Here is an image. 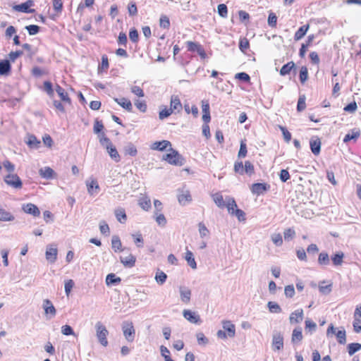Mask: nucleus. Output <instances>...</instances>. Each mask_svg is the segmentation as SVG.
Listing matches in <instances>:
<instances>
[{
	"label": "nucleus",
	"mask_w": 361,
	"mask_h": 361,
	"mask_svg": "<svg viewBox=\"0 0 361 361\" xmlns=\"http://www.w3.org/2000/svg\"><path fill=\"white\" fill-rule=\"evenodd\" d=\"M271 240L276 246H281L283 244L282 236L280 233H275L271 235Z\"/></svg>",
	"instance_id": "nucleus-64"
},
{
	"label": "nucleus",
	"mask_w": 361,
	"mask_h": 361,
	"mask_svg": "<svg viewBox=\"0 0 361 361\" xmlns=\"http://www.w3.org/2000/svg\"><path fill=\"white\" fill-rule=\"evenodd\" d=\"M270 185L265 183H256L252 185L251 191L257 195H262L269 190Z\"/></svg>",
	"instance_id": "nucleus-9"
},
{
	"label": "nucleus",
	"mask_w": 361,
	"mask_h": 361,
	"mask_svg": "<svg viewBox=\"0 0 361 361\" xmlns=\"http://www.w3.org/2000/svg\"><path fill=\"white\" fill-rule=\"evenodd\" d=\"M185 260L188 262V264L193 269H195L197 268V263L195 260L193 254L191 251L187 250L185 252Z\"/></svg>",
	"instance_id": "nucleus-36"
},
{
	"label": "nucleus",
	"mask_w": 361,
	"mask_h": 361,
	"mask_svg": "<svg viewBox=\"0 0 361 361\" xmlns=\"http://www.w3.org/2000/svg\"><path fill=\"white\" fill-rule=\"evenodd\" d=\"M250 43L247 39L243 38L241 39L239 42V49L245 52L246 50L249 48Z\"/></svg>",
	"instance_id": "nucleus-63"
},
{
	"label": "nucleus",
	"mask_w": 361,
	"mask_h": 361,
	"mask_svg": "<svg viewBox=\"0 0 361 361\" xmlns=\"http://www.w3.org/2000/svg\"><path fill=\"white\" fill-rule=\"evenodd\" d=\"M55 90L63 102H67L68 104L71 103V98L68 97V93L59 85H56Z\"/></svg>",
	"instance_id": "nucleus-26"
},
{
	"label": "nucleus",
	"mask_w": 361,
	"mask_h": 361,
	"mask_svg": "<svg viewBox=\"0 0 361 361\" xmlns=\"http://www.w3.org/2000/svg\"><path fill=\"white\" fill-rule=\"evenodd\" d=\"M111 246L114 252H121L122 249V243L118 235H114L111 238Z\"/></svg>",
	"instance_id": "nucleus-35"
},
{
	"label": "nucleus",
	"mask_w": 361,
	"mask_h": 361,
	"mask_svg": "<svg viewBox=\"0 0 361 361\" xmlns=\"http://www.w3.org/2000/svg\"><path fill=\"white\" fill-rule=\"evenodd\" d=\"M58 250L56 247L49 245L46 247V259L50 263H54L57 259Z\"/></svg>",
	"instance_id": "nucleus-8"
},
{
	"label": "nucleus",
	"mask_w": 361,
	"mask_h": 361,
	"mask_svg": "<svg viewBox=\"0 0 361 361\" xmlns=\"http://www.w3.org/2000/svg\"><path fill=\"white\" fill-rule=\"evenodd\" d=\"M254 172H255V168H254L253 164L250 161H246L245 162L244 173L251 175V174L254 173Z\"/></svg>",
	"instance_id": "nucleus-60"
},
{
	"label": "nucleus",
	"mask_w": 361,
	"mask_h": 361,
	"mask_svg": "<svg viewBox=\"0 0 361 361\" xmlns=\"http://www.w3.org/2000/svg\"><path fill=\"white\" fill-rule=\"evenodd\" d=\"M219 15L222 18H226L228 13V8L226 4H221L217 6Z\"/></svg>",
	"instance_id": "nucleus-54"
},
{
	"label": "nucleus",
	"mask_w": 361,
	"mask_h": 361,
	"mask_svg": "<svg viewBox=\"0 0 361 361\" xmlns=\"http://www.w3.org/2000/svg\"><path fill=\"white\" fill-rule=\"evenodd\" d=\"M186 44H187L188 51H190L191 52H195L196 51L198 50V48H200L201 46L200 44L194 42H191V41H188L186 42Z\"/></svg>",
	"instance_id": "nucleus-61"
},
{
	"label": "nucleus",
	"mask_w": 361,
	"mask_h": 361,
	"mask_svg": "<svg viewBox=\"0 0 361 361\" xmlns=\"http://www.w3.org/2000/svg\"><path fill=\"white\" fill-rule=\"evenodd\" d=\"M40 141L34 135H29L26 144L32 149H38L40 146Z\"/></svg>",
	"instance_id": "nucleus-29"
},
{
	"label": "nucleus",
	"mask_w": 361,
	"mask_h": 361,
	"mask_svg": "<svg viewBox=\"0 0 361 361\" xmlns=\"http://www.w3.org/2000/svg\"><path fill=\"white\" fill-rule=\"evenodd\" d=\"M122 330L125 338L128 342H133L135 339V330L132 322H123Z\"/></svg>",
	"instance_id": "nucleus-5"
},
{
	"label": "nucleus",
	"mask_w": 361,
	"mask_h": 361,
	"mask_svg": "<svg viewBox=\"0 0 361 361\" xmlns=\"http://www.w3.org/2000/svg\"><path fill=\"white\" fill-rule=\"evenodd\" d=\"M283 334L281 331H274L271 342L274 351H279L283 348Z\"/></svg>",
	"instance_id": "nucleus-3"
},
{
	"label": "nucleus",
	"mask_w": 361,
	"mask_h": 361,
	"mask_svg": "<svg viewBox=\"0 0 361 361\" xmlns=\"http://www.w3.org/2000/svg\"><path fill=\"white\" fill-rule=\"evenodd\" d=\"M226 204L225 207H226L228 212L230 214L233 215L235 212V209H238L235 200L233 197L230 196L226 197Z\"/></svg>",
	"instance_id": "nucleus-25"
},
{
	"label": "nucleus",
	"mask_w": 361,
	"mask_h": 361,
	"mask_svg": "<svg viewBox=\"0 0 361 361\" xmlns=\"http://www.w3.org/2000/svg\"><path fill=\"white\" fill-rule=\"evenodd\" d=\"M114 214L118 221H119L121 224L126 223L127 220V216L126 214V211L123 208H116L115 209Z\"/></svg>",
	"instance_id": "nucleus-30"
},
{
	"label": "nucleus",
	"mask_w": 361,
	"mask_h": 361,
	"mask_svg": "<svg viewBox=\"0 0 361 361\" xmlns=\"http://www.w3.org/2000/svg\"><path fill=\"white\" fill-rule=\"evenodd\" d=\"M223 329L225 332H227L228 336L230 338H233L235 335V327L233 324L231 323V321H224L222 322Z\"/></svg>",
	"instance_id": "nucleus-23"
},
{
	"label": "nucleus",
	"mask_w": 361,
	"mask_h": 361,
	"mask_svg": "<svg viewBox=\"0 0 361 361\" xmlns=\"http://www.w3.org/2000/svg\"><path fill=\"white\" fill-rule=\"evenodd\" d=\"M106 149L112 159H114L116 162L120 161V155L116 147L114 146L113 144L110 145L109 146H106Z\"/></svg>",
	"instance_id": "nucleus-28"
},
{
	"label": "nucleus",
	"mask_w": 361,
	"mask_h": 361,
	"mask_svg": "<svg viewBox=\"0 0 361 361\" xmlns=\"http://www.w3.org/2000/svg\"><path fill=\"white\" fill-rule=\"evenodd\" d=\"M183 315L185 319L192 324H199L201 323L200 315L190 310H184Z\"/></svg>",
	"instance_id": "nucleus-7"
},
{
	"label": "nucleus",
	"mask_w": 361,
	"mask_h": 361,
	"mask_svg": "<svg viewBox=\"0 0 361 361\" xmlns=\"http://www.w3.org/2000/svg\"><path fill=\"white\" fill-rule=\"evenodd\" d=\"M168 147H171V143L169 140L157 141L151 145L152 149L161 152L166 150Z\"/></svg>",
	"instance_id": "nucleus-18"
},
{
	"label": "nucleus",
	"mask_w": 361,
	"mask_h": 361,
	"mask_svg": "<svg viewBox=\"0 0 361 361\" xmlns=\"http://www.w3.org/2000/svg\"><path fill=\"white\" fill-rule=\"evenodd\" d=\"M44 90L49 97H53L54 94V90L53 89V85L50 81L44 82Z\"/></svg>",
	"instance_id": "nucleus-47"
},
{
	"label": "nucleus",
	"mask_w": 361,
	"mask_h": 361,
	"mask_svg": "<svg viewBox=\"0 0 361 361\" xmlns=\"http://www.w3.org/2000/svg\"><path fill=\"white\" fill-rule=\"evenodd\" d=\"M361 350V344L358 343H351L348 345V352L350 355H354L356 352Z\"/></svg>",
	"instance_id": "nucleus-43"
},
{
	"label": "nucleus",
	"mask_w": 361,
	"mask_h": 361,
	"mask_svg": "<svg viewBox=\"0 0 361 361\" xmlns=\"http://www.w3.org/2000/svg\"><path fill=\"white\" fill-rule=\"evenodd\" d=\"M213 200L215 204L220 208H223L225 207L226 204V200H224L222 195L220 193H216L213 195Z\"/></svg>",
	"instance_id": "nucleus-41"
},
{
	"label": "nucleus",
	"mask_w": 361,
	"mask_h": 361,
	"mask_svg": "<svg viewBox=\"0 0 361 361\" xmlns=\"http://www.w3.org/2000/svg\"><path fill=\"white\" fill-rule=\"evenodd\" d=\"M345 255L342 251L336 252L331 256L330 262L331 261L334 267H340L343 263Z\"/></svg>",
	"instance_id": "nucleus-14"
},
{
	"label": "nucleus",
	"mask_w": 361,
	"mask_h": 361,
	"mask_svg": "<svg viewBox=\"0 0 361 361\" xmlns=\"http://www.w3.org/2000/svg\"><path fill=\"white\" fill-rule=\"evenodd\" d=\"M182 108L183 106L178 97L177 95H172L170 102V109L172 110V112L179 113Z\"/></svg>",
	"instance_id": "nucleus-17"
},
{
	"label": "nucleus",
	"mask_w": 361,
	"mask_h": 361,
	"mask_svg": "<svg viewBox=\"0 0 361 361\" xmlns=\"http://www.w3.org/2000/svg\"><path fill=\"white\" fill-rule=\"evenodd\" d=\"M309 29V25H304L298 28L294 35V39L298 41L301 39L307 33Z\"/></svg>",
	"instance_id": "nucleus-31"
},
{
	"label": "nucleus",
	"mask_w": 361,
	"mask_h": 361,
	"mask_svg": "<svg viewBox=\"0 0 361 361\" xmlns=\"http://www.w3.org/2000/svg\"><path fill=\"white\" fill-rule=\"evenodd\" d=\"M14 219L15 217L11 212L0 207V221H12Z\"/></svg>",
	"instance_id": "nucleus-34"
},
{
	"label": "nucleus",
	"mask_w": 361,
	"mask_h": 361,
	"mask_svg": "<svg viewBox=\"0 0 361 361\" xmlns=\"http://www.w3.org/2000/svg\"><path fill=\"white\" fill-rule=\"evenodd\" d=\"M330 258L331 257H329V254L326 252H321L318 256V264L320 266H328L330 264Z\"/></svg>",
	"instance_id": "nucleus-27"
},
{
	"label": "nucleus",
	"mask_w": 361,
	"mask_h": 361,
	"mask_svg": "<svg viewBox=\"0 0 361 361\" xmlns=\"http://www.w3.org/2000/svg\"><path fill=\"white\" fill-rule=\"evenodd\" d=\"M295 64L293 61H290L286 64H284L281 70H280V75H286L288 74H289L290 73V71L293 70V69H295Z\"/></svg>",
	"instance_id": "nucleus-33"
},
{
	"label": "nucleus",
	"mask_w": 361,
	"mask_h": 361,
	"mask_svg": "<svg viewBox=\"0 0 361 361\" xmlns=\"http://www.w3.org/2000/svg\"><path fill=\"white\" fill-rule=\"evenodd\" d=\"M25 29L30 35H35L39 32L40 27L37 25H29L25 26Z\"/></svg>",
	"instance_id": "nucleus-53"
},
{
	"label": "nucleus",
	"mask_w": 361,
	"mask_h": 361,
	"mask_svg": "<svg viewBox=\"0 0 361 361\" xmlns=\"http://www.w3.org/2000/svg\"><path fill=\"white\" fill-rule=\"evenodd\" d=\"M322 142L318 137H312L310 140V147L311 152L315 156L320 154Z\"/></svg>",
	"instance_id": "nucleus-10"
},
{
	"label": "nucleus",
	"mask_w": 361,
	"mask_h": 361,
	"mask_svg": "<svg viewBox=\"0 0 361 361\" xmlns=\"http://www.w3.org/2000/svg\"><path fill=\"white\" fill-rule=\"evenodd\" d=\"M121 281L120 277H118L114 274H109L106 277V285H116Z\"/></svg>",
	"instance_id": "nucleus-39"
},
{
	"label": "nucleus",
	"mask_w": 361,
	"mask_h": 361,
	"mask_svg": "<svg viewBox=\"0 0 361 361\" xmlns=\"http://www.w3.org/2000/svg\"><path fill=\"white\" fill-rule=\"evenodd\" d=\"M169 153L163 155L162 159L174 166H181L185 164V159L178 152L172 147L169 149Z\"/></svg>",
	"instance_id": "nucleus-1"
},
{
	"label": "nucleus",
	"mask_w": 361,
	"mask_h": 361,
	"mask_svg": "<svg viewBox=\"0 0 361 361\" xmlns=\"http://www.w3.org/2000/svg\"><path fill=\"white\" fill-rule=\"evenodd\" d=\"M128 13L130 16H136L137 13V8L136 4L133 1L129 3L128 6Z\"/></svg>",
	"instance_id": "nucleus-62"
},
{
	"label": "nucleus",
	"mask_w": 361,
	"mask_h": 361,
	"mask_svg": "<svg viewBox=\"0 0 361 361\" xmlns=\"http://www.w3.org/2000/svg\"><path fill=\"white\" fill-rule=\"evenodd\" d=\"M120 261L125 267L131 268L135 264L136 257L132 254H129L126 257H120Z\"/></svg>",
	"instance_id": "nucleus-20"
},
{
	"label": "nucleus",
	"mask_w": 361,
	"mask_h": 361,
	"mask_svg": "<svg viewBox=\"0 0 361 361\" xmlns=\"http://www.w3.org/2000/svg\"><path fill=\"white\" fill-rule=\"evenodd\" d=\"M184 109L187 114H190L191 112L195 117L198 115V108L195 105H192L190 109L188 104H185Z\"/></svg>",
	"instance_id": "nucleus-57"
},
{
	"label": "nucleus",
	"mask_w": 361,
	"mask_h": 361,
	"mask_svg": "<svg viewBox=\"0 0 361 361\" xmlns=\"http://www.w3.org/2000/svg\"><path fill=\"white\" fill-rule=\"evenodd\" d=\"M42 307L44 310V313L46 315L49 314L50 318L55 317V315L56 314V310L50 300L44 299L43 300Z\"/></svg>",
	"instance_id": "nucleus-11"
},
{
	"label": "nucleus",
	"mask_w": 361,
	"mask_h": 361,
	"mask_svg": "<svg viewBox=\"0 0 361 361\" xmlns=\"http://www.w3.org/2000/svg\"><path fill=\"white\" fill-rule=\"evenodd\" d=\"M132 236L134 239V242H135V245H137V247H142L144 240H143L142 235L140 233H137V234H133Z\"/></svg>",
	"instance_id": "nucleus-58"
},
{
	"label": "nucleus",
	"mask_w": 361,
	"mask_h": 361,
	"mask_svg": "<svg viewBox=\"0 0 361 361\" xmlns=\"http://www.w3.org/2000/svg\"><path fill=\"white\" fill-rule=\"evenodd\" d=\"M304 313L302 309H298L293 312L289 317V321L291 324H298L302 321Z\"/></svg>",
	"instance_id": "nucleus-13"
},
{
	"label": "nucleus",
	"mask_w": 361,
	"mask_h": 361,
	"mask_svg": "<svg viewBox=\"0 0 361 361\" xmlns=\"http://www.w3.org/2000/svg\"><path fill=\"white\" fill-rule=\"evenodd\" d=\"M171 114H173L172 110L170 108L168 109L166 106H165L161 111H159V118L160 120H164L171 116Z\"/></svg>",
	"instance_id": "nucleus-49"
},
{
	"label": "nucleus",
	"mask_w": 361,
	"mask_h": 361,
	"mask_svg": "<svg viewBox=\"0 0 361 361\" xmlns=\"http://www.w3.org/2000/svg\"><path fill=\"white\" fill-rule=\"evenodd\" d=\"M299 78L301 83H305L308 78V70L306 66H302L300 70Z\"/></svg>",
	"instance_id": "nucleus-45"
},
{
	"label": "nucleus",
	"mask_w": 361,
	"mask_h": 361,
	"mask_svg": "<svg viewBox=\"0 0 361 361\" xmlns=\"http://www.w3.org/2000/svg\"><path fill=\"white\" fill-rule=\"evenodd\" d=\"M39 174L42 178H45L47 180L54 178L56 175L54 171L49 166L41 168L39 170Z\"/></svg>",
	"instance_id": "nucleus-19"
},
{
	"label": "nucleus",
	"mask_w": 361,
	"mask_h": 361,
	"mask_svg": "<svg viewBox=\"0 0 361 361\" xmlns=\"http://www.w3.org/2000/svg\"><path fill=\"white\" fill-rule=\"evenodd\" d=\"M11 71V65L8 59H0V75H8Z\"/></svg>",
	"instance_id": "nucleus-21"
},
{
	"label": "nucleus",
	"mask_w": 361,
	"mask_h": 361,
	"mask_svg": "<svg viewBox=\"0 0 361 361\" xmlns=\"http://www.w3.org/2000/svg\"><path fill=\"white\" fill-rule=\"evenodd\" d=\"M95 329L99 343L104 347L107 346L108 341L106 336L109 334V331L100 322H98L95 324Z\"/></svg>",
	"instance_id": "nucleus-2"
},
{
	"label": "nucleus",
	"mask_w": 361,
	"mask_h": 361,
	"mask_svg": "<svg viewBox=\"0 0 361 361\" xmlns=\"http://www.w3.org/2000/svg\"><path fill=\"white\" fill-rule=\"evenodd\" d=\"M276 23H277L276 15L273 12H270L269 13V16H268V25L271 27H275L276 26Z\"/></svg>",
	"instance_id": "nucleus-52"
},
{
	"label": "nucleus",
	"mask_w": 361,
	"mask_h": 361,
	"mask_svg": "<svg viewBox=\"0 0 361 361\" xmlns=\"http://www.w3.org/2000/svg\"><path fill=\"white\" fill-rule=\"evenodd\" d=\"M279 128L281 130V131L283 134L284 140L286 142H289L291 140V133L284 126H279Z\"/></svg>",
	"instance_id": "nucleus-56"
},
{
	"label": "nucleus",
	"mask_w": 361,
	"mask_h": 361,
	"mask_svg": "<svg viewBox=\"0 0 361 361\" xmlns=\"http://www.w3.org/2000/svg\"><path fill=\"white\" fill-rule=\"evenodd\" d=\"M335 335L339 344L344 345L346 343V333L343 328L337 331Z\"/></svg>",
	"instance_id": "nucleus-40"
},
{
	"label": "nucleus",
	"mask_w": 361,
	"mask_h": 361,
	"mask_svg": "<svg viewBox=\"0 0 361 361\" xmlns=\"http://www.w3.org/2000/svg\"><path fill=\"white\" fill-rule=\"evenodd\" d=\"M34 5L32 0H28L20 4L14 5L13 9L16 11L22 12L25 13H33L35 10L30 8Z\"/></svg>",
	"instance_id": "nucleus-6"
},
{
	"label": "nucleus",
	"mask_w": 361,
	"mask_h": 361,
	"mask_svg": "<svg viewBox=\"0 0 361 361\" xmlns=\"http://www.w3.org/2000/svg\"><path fill=\"white\" fill-rule=\"evenodd\" d=\"M86 185L87 192L90 195H94L99 193L100 188L97 180L92 179L90 181L86 180Z\"/></svg>",
	"instance_id": "nucleus-15"
},
{
	"label": "nucleus",
	"mask_w": 361,
	"mask_h": 361,
	"mask_svg": "<svg viewBox=\"0 0 361 361\" xmlns=\"http://www.w3.org/2000/svg\"><path fill=\"white\" fill-rule=\"evenodd\" d=\"M114 99L118 104H119L121 106H122L123 109H125L128 111H129V112L132 111L133 106H132L131 102L129 99H128L125 97H122L120 99L114 98Z\"/></svg>",
	"instance_id": "nucleus-24"
},
{
	"label": "nucleus",
	"mask_w": 361,
	"mask_h": 361,
	"mask_svg": "<svg viewBox=\"0 0 361 361\" xmlns=\"http://www.w3.org/2000/svg\"><path fill=\"white\" fill-rule=\"evenodd\" d=\"M4 182L9 186L15 189H20L23 186V182L20 177L15 173L8 174L4 177Z\"/></svg>",
	"instance_id": "nucleus-4"
},
{
	"label": "nucleus",
	"mask_w": 361,
	"mask_h": 361,
	"mask_svg": "<svg viewBox=\"0 0 361 361\" xmlns=\"http://www.w3.org/2000/svg\"><path fill=\"white\" fill-rule=\"evenodd\" d=\"M22 209L25 213L32 215L33 216H39L40 215L39 208L32 203L24 204L22 207Z\"/></svg>",
	"instance_id": "nucleus-12"
},
{
	"label": "nucleus",
	"mask_w": 361,
	"mask_h": 361,
	"mask_svg": "<svg viewBox=\"0 0 361 361\" xmlns=\"http://www.w3.org/2000/svg\"><path fill=\"white\" fill-rule=\"evenodd\" d=\"M179 292L181 301L185 304L189 303L191 298V290L187 287L180 286Z\"/></svg>",
	"instance_id": "nucleus-22"
},
{
	"label": "nucleus",
	"mask_w": 361,
	"mask_h": 361,
	"mask_svg": "<svg viewBox=\"0 0 361 361\" xmlns=\"http://www.w3.org/2000/svg\"><path fill=\"white\" fill-rule=\"evenodd\" d=\"M360 130H351L350 133H348L345 135V137L343 138V142L346 143L352 140H356L360 137Z\"/></svg>",
	"instance_id": "nucleus-38"
},
{
	"label": "nucleus",
	"mask_w": 361,
	"mask_h": 361,
	"mask_svg": "<svg viewBox=\"0 0 361 361\" xmlns=\"http://www.w3.org/2000/svg\"><path fill=\"white\" fill-rule=\"evenodd\" d=\"M306 108L305 104V96L304 94L300 95L297 104L298 111H302Z\"/></svg>",
	"instance_id": "nucleus-55"
},
{
	"label": "nucleus",
	"mask_w": 361,
	"mask_h": 361,
	"mask_svg": "<svg viewBox=\"0 0 361 361\" xmlns=\"http://www.w3.org/2000/svg\"><path fill=\"white\" fill-rule=\"evenodd\" d=\"M198 228H199L200 235L202 238H205L209 235V231L206 227V226L204 223L200 222L198 224Z\"/></svg>",
	"instance_id": "nucleus-46"
},
{
	"label": "nucleus",
	"mask_w": 361,
	"mask_h": 361,
	"mask_svg": "<svg viewBox=\"0 0 361 361\" xmlns=\"http://www.w3.org/2000/svg\"><path fill=\"white\" fill-rule=\"evenodd\" d=\"M159 25L161 27L168 29L170 27V20L166 16H162L160 18Z\"/></svg>",
	"instance_id": "nucleus-59"
},
{
	"label": "nucleus",
	"mask_w": 361,
	"mask_h": 361,
	"mask_svg": "<svg viewBox=\"0 0 361 361\" xmlns=\"http://www.w3.org/2000/svg\"><path fill=\"white\" fill-rule=\"evenodd\" d=\"M167 275L164 271H158L155 276V280L159 284H163L166 282Z\"/></svg>",
	"instance_id": "nucleus-50"
},
{
	"label": "nucleus",
	"mask_w": 361,
	"mask_h": 361,
	"mask_svg": "<svg viewBox=\"0 0 361 361\" xmlns=\"http://www.w3.org/2000/svg\"><path fill=\"white\" fill-rule=\"evenodd\" d=\"M302 340V328H295L292 333L291 341L293 343L300 342Z\"/></svg>",
	"instance_id": "nucleus-32"
},
{
	"label": "nucleus",
	"mask_w": 361,
	"mask_h": 361,
	"mask_svg": "<svg viewBox=\"0 0 361 361\" xmlns=\"http://www.w3.org/2000/svg\"><path fill=\"white\" fill-rule=\"evenodd\" d=\"M283 235L285 240L289 241L295 237V232L293 228H288L284 231Z\"/></svg>",
	"instance_id": "nucleus-51"
},
{
	"label": "nucleus",
	"mask_w": 361,
	"mask_h": 361,
	"mask_svg": "<svg viewBox=\"0 0 361 361\" xmlns=\"http://www.w3.org/2000/svg\"><path fill=\"white\" fill-rule=\"evenodd\" d=\"M138 204L145 211H148L151 208V201L148 197H142L139 200Z\"/></svg>",
	"instance_id": "nucleus-42"
},
{
	"label": "nucleus",
	"mask_w": 361,
	"mask_h": 361,
	"mask_svg": "<svg viewBox=\"0 0 361 361\" xmlns=\"http://www.w3.org/2000/svg\"><path fill=\"white\" fill-rule=\"evenodd\" d=\"M178 200L180 204L185 205L192 200L190 192L187 190L178 189Z\"/></svg>",
	"instance_id": "nucleus-16"
},
{
	"label": "nucleus",
	"mask_w": 361,
	"mask_h": 361,
	"mask_svg": "<svg viewBox=\"0 0 361 361\" xmlns=\"http://www.w3.org/2000/svg\"><path fill=\"white\" fill-rule=\"evenodd\" d=\"M269 310L271 313H281L282 310L278 303L272 301H269L267 303Z\"/></svg>",
	"instance_id": "nucleus-44"
},
{
	"label": "nucleus",
	"mask_w": 361,
	"mask_h": 361,
	"mask_svg": "<svg viewBox=\"0 0 361 361\" xmlns=\"http://www.w3.org/2000/svg\"><path fill=\"white\" fill-rule=\"evenodd\" d=\"M247 153V145L244 141L240 142V149L238 154V157L242 159L246 157Z\"/></svg>",
	"instance_id": "nucleus-48"
},
{
	"label": "nucleus",
	"mask_w": 361,
	"mask_h": 361,
	"mask_svg": "<svg viewBox=\"0 0 361 361\" xmlns=\"http://www.w3.org/2000/svg\"><path fill=\"white\" fill-rule=\"evenodd\" d=\"M124 152L126 155L135 157L137 154V150L132 142H129L124 147Z\"/></svg>",
	"instance_id": "nucleus-37"
}]
</instances>
